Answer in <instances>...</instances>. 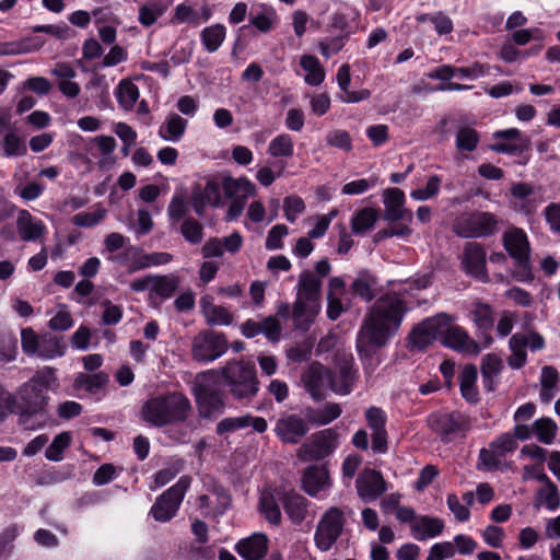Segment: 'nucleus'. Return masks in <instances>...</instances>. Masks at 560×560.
<instances>
[{
    "label": "nucleus",
    "mask_w": 560,
    "mask_h": 560,
    "mask_svg": "<svg viewBox=\"0 0 560 560\" xmlns=\"http://www.w3.org/2000/svg\"><path fill=\"white\" fill-rule=\"evenodd\" d=\"M491 69L492 67L490 65L475 61L468 67L456 68V77L462 79L476 80L489 75Z\"/></svg>",
    "instance_id": "e2e57ef3"
},
{
    "label": "nucleus",
    "mask_w": 560,
    "mask_h": 560,
    "mask_svg": "<svg viewBox=\"0 0 560 560\" xmlns=\"http://www.w3.org/2000/svg\"><path fill=\"white\" fill-rule=\"evenodd\" d=\"M0 148L4 158H19L27 153L26 141L15 130L5 132L0 138Z\"/></svg>",
    "instance_id": "79ce46f5"
},
{
    "label": "nucleus",
    "mask_w": 560,
    "mask_h": 560,
    "mask_svg": "<svg viewBox=\"0 0 560 560\" xmlns=\"http://www.w3.org/2000/svg\"><path fill=\"white\" fill-rule=\"evenodd\" d=\"M229 349V342L223 332L203 329L191 342V357L195 361L209 363L222 357Z\"/></svg>",
    "instance_id": "1a4fd4ad"
},
{
    "label": "nucleus",
    "mask_w": 560,
    "mask_h": 560,
    "mask_svg": "<svg viewBox=\"0 0 560 560\" xmlns=\"http://www.w3.org/2000/svg\"><path fill=\"white\" fill-rule=\"evenodd\" d=\"M377 218V211L373 208L368 207L357 211L351 219L352 232L364 234L375 225Z\"/></svg>",
    "instance_id": "09e8293b"
},
{
    "label": "nucleus",
    "mask_w": 560,
    "mask_h": 560,
    "mask_svg": "<svg viewBox=\"0 0 560 560\" xmlns=\"http://www.w3.org/2000/svg\"><path fill=\"white\" fill-rule=\"evenodd\" d=\"M182 278L177 273L154 275L152 294L161 298L162 300L171 299L179 288Z\"/></svg>",
    "instance_id": "a19ab883"
},
{
    "label": "nucleus",
    "mask_w": 560,
    "mask_h": 560,
    "mask_svg": "<svg viewBox=\"0 0 560 560\" xmlns=\"http://www.w3.org/2000/svg\"><path fill=\"white\" fill-rule=\"evenodd\" d=\"M300 66L305 72L304 81L307 85L318 86L325 81V69L316 56L302 55Z\"/></svg>",
    "instance_id": "58836bf2"
},
{
    "label": "nucleus",
    "mask_w": 560,
    "mask_h": 560,
    "mask_svg": "<svg viewBox=\"0 0 560 560\" xmlns=\"http://www.w3.org/2000/svg\"><path fill=\"white\" fill-rule=\"evenodd\" d=\"M338 432L325 429L312 435L310 442L303 443L296 453L302 462L319 460L330 455L337 447Z\"/></svg>",
    "instance_id": "9b49d317"
},
{
    "label": "nucleus",
    "mask_w": 560,
    "mask_h": 560,
    "mask_svg": "<svg viewBox=\"0 0 560 560\" xmlns=\"http://www.w3.org/2000/svg\"><path fill=\"white\" fill-rule=\"evenodd\" d=\"M188 121L176 113H171L161 124L158 135L161 139L171 142H178L187 128Z\"/></svg>",
    "instance_id": "c9c22d12"
},
{
    "label": "nucleus",
    "mask_w": 560,
    "mask_h": 560,
    "mask_svg": "<svg viewBox=\"0 0 560 560\" xmlns=\"http://www.w3.org/2000/svg\"><path fill=\"white\" fill-rule=\"evenodd\" d=\"M492 136L498 141L490 145V150L497 153L518 155L527 151L530 145L529 138L517 128L498 130Z\"/></svg>",
    "instance_id": "2eb2a0df"
},
{
    "label": "nucleus",
    "mask_w": 560,
    "mask_h": 560,
    "mask_svg": "<svg viewBox=\"0 0 560 560\" xmlns=\"http://www.w3.org/2000/svg\"><path fill=\"white\" fill-rule=\"evenodd\" d=\"M221 186L225 197L232 200L246 201L257 192L256 186L246 177L226 176L222 179Z\"/></svg>",
    "instance_id": "7c9ffc66"
},
{
    "label": "nucleus",
    "mask_w": 560,
    "mask_h": 560,
    "mask_svg": "<svg viewBox=\"0 0 560 560\" xmlns=\"http://www.w3.org/2000/svg\"><path fill=\"white\" fill-rule=\"evenodd\" d=\"M460 265L468 276L476 278L483 283L490 281L487 271L486 249L480 243L468 242L465 244L460 256Z\"/></svg>",
    "instance_id": "4468645a"
},
{
    "label": "nucleus",
    "mask_w": 560,
    "mask_h": 560,
    "mask_svg": "<svg viewBox=\"0 0 560 560\" xmlns=\"http://www.w3.org/2000/svg\"><path fill=\"white\" fill-rule=\"evenodd\" d=\"M472 322L479 329L489 330L493 327V310L485 303H476L471 311Z\"/></svg>",
    "instance_id": "13d9d810"
},
{
    "label": "nucleus",
    "mask_w": 560,
    "mask_h": 560,
    "mask_svg": "<svg viewBox=\"0 0 560 560\" xmlns=\"http://www.w3.org/2000/svg\"><path fill=\"white\" fill-rule=\"evenodd\" d=\"M171 22L173 24L189 23L197 26L200 24L199 12L185 2L179 3L174 10Z\"/></svg>",
    "instance_id": "052dcab7"
},
{
    "label": "nucleus",
    "mask_w": 560,
    "mask_h": 560,
    "mask_svg": "<svg viewBox=\"0 0 560 560\" xmlns=\"http://www.w3.org/2000/svg\"><path fill=\"white\" fill-rule=\"evenodd\" d=\"M342 408L337 402H327L322 408L308 407L304 410L308 425L323 427L338 419Z\"/></svg>",
    "instance_id": "72a5a7b5"
},
{
    "label": "nucleus",
    "mask_w": 560,
    "mask_h": 560,
    "mask_svg": "<svg viewBox=\"0 0 560 560\" xmlns=\"http://www.w3.org/2000/svg\"><path fill=\"white\" fill-rule=\"evenodd\" d=\"M72 441L69 432H61L56 435L52 442L45 451V457L51 462H60L63 458V452L70 446Z\"/></svg>",
    "instance_id": "603ef678"
},
{
    "label": "nucleus",
    "mask_w": 560,
    "mask_h": 560,
    "mask_svg": "<svg viewBox=\"0 0 560 560\" xmlns=\"http://www.w3.org/2000/svg\"><path fill=\"white\" fill-rule=\"evenodd\" d=\"M322 303H314L295 299L292 305V319L294 327L306 331L314 324L320 313Z\"/></svg>",
    "instance_id": "4be33fe9"
},
{
    "label": "nucleus",
    "mask_w": 560,
    "mask_h": 560,
    "mask_svg": "<svg viewBox=\"0 0 560 560\" xmlns=\"http://www.w3.org/2000/svg\"><path fill=\"white\" fill-rule=\"evenodd\" d=\"M281 493L273 490H264L259 497L258 511L273 526H279L282 522V513L279 505Z\"/></svg>",
    "instance_id": "c85d7f7f"
},
{
    "label": "nucleus",
    "mask_w": 560,
    "mask_h": 560,
    "mask_svg": "<svg viewBox=\"0 0 560 560\" xmlns=\"http://www.w3.org/2000/svg\"><path fill=\"white\" fill-rule=\"evenodd\" d=\"M455 556V546L451 541H443L434 544L425 560H445Z\"/></svg>",
    "instance_id": "774afa93"
},
{
    "label": "nucleus",
    "mask_w": 560,
    "mask_h": 560,
    "mask_svg": "<svg viewBox=\"0 0 560 560\" xmlns=\"http://www.w3.org/2000/svg\"><path fill=\"white\" fill-rule=\"evenodd\" d=\"M221 184L209 180L202 189L195 190L191 196L195 212L202 215L206 206L218 207L221 202Z\"/></svg>",
    "instance_id": "cd10ccee"
},
{
    "label": "nucleus",
    "mask_w": 560,
    "mask_h": 560,
    "mask_svg": "<svg viewBox=\"0 0 560 560\" xmlns=\"http://www.w3.org/2000/svg\"><path fill=\"white\" fill-rule=\"evenodd\" d=\"M306 417L296 413L281 415L275 424V434L283 444H299L308 433Z\"/></svg>",
    "instance_id": "ddd939ff"
},
{
    "label": "nucleus",
    "mask_w": 560,
    "mask_h": 560,
    "mask_svg": "<svg viewBox=\"0 0 560 560\" xmlns=\"http://www.w3.org/2000/svg\"><path fill=\"white\" fill-rule=\"evenodd\" d=\"M66 352V345L62 338L44 334L40 336L39 347L36 357L43 360H52L62 357Z\"/></svg>",
    "instance_id": "ea45409f"
},
{
    "label": "nucleus",
    "mask_w": 560,
    "mask_h": 560,
    "mask_svg": "<svg viewBox=\"0 0 560 560\" xmlns=\"http://www.w3.org/2000/svg\"><path fill=\"white\" fill-rule=\"evenodd\" d=\"M305 209L304 200L296 195L288 196L283 200L284 217L291 223L295 222L298 217L303 213Z\"/></svg>",
    "instance_id": "680f3d73"
},
{
    "label": "nucleus",
    "mask_w": 560,
    "mask_h": 560,
    "mask_svg": "<svg viewBox=\"0 0 560 560\" xmlns=\"http://www.w3.org/2000/svg\"><path fill=\"white\" fill-rule=\"evenodd\" d=\"M54 380L52 369L47 368L37 372L12 394V411L20 413V422L25 429H36L47 421V392Z\"/></svg>",
    "instance_id": "f03ea898"
},
{
    "label": "nucleus",
    "mask_w": 560,
    "mask_h": 560,
    "mask_svg": "<svg viewBox=\"0 0 560 560\" xmlns=\"http://www.w3.org/2000/svg\"><path fill=\"white\" fill-rule=\"evenodd\" d=\"M199 412L202 417L210 418L222 413L225 407V395L223 393H209V388H205V393L194 392Z\"/></svg>",
    "instance_id": "473e14b6"
},
{
    "label": "nucleus",
    "mask_w": 560,
    "mask_h": 560,
    "mask_svg": "<svg viewBox=\"0 0 560 560\" xmlns=\"http://www.w3.org/2000/svg\"><path fill=\"white\" fill-rule=\"evenodd\" d=\"M444 528L442 520L432 516H420L411 525V535L417 540H425L439 536Z\"/></svg>",
    "instance_id": "e433bc0d"
},
{
    "label": "nucleus",
    "mask_w": 560,
    "mask_h": 560,
    "mask_svg": "<svg viewBox=\"0 0 560 560\" xmlns=\"http://www.w3.org/2000/svg\"><path fill=\"white\" fill-rule=\"evenodd\" d=\"M301 382L305 390L315 400L325 397V392L330 388V371L318 362H313L302 374Z\"/></svg>",
    "instance_id": "dca6fc26"
},
{
    "label": "nucleus",
    "mask_w": 560,
    "mask_h": 560,
    "mask_svg": "<svg viewBox=\"0 0 560 560\" xmlns=\"http://www.w3.org/2000/svg\"><path fill=\"white\" fill-rule=\"evenodd\" d=\"M223 376L220 369H212L196 376L194 392L205 393V388H209V393H223Z\"/></svg>",
    "instance_id": "37998d69"
},
{
    "label": "nucleus",
    "mask_w": 560,
    "mask_h": 560,
    "mask_svg": "<svg viewBox=\"0 0 560 560\" xmlns=\"http://www.w3.org/2000/svg\"><path fill=\"white\" fill-rule=\"evenodd\" d=\"M267 153L275 158H292L294 154V142L291 135L282 132L270 140Z\"/></svg>",
    "instance_id": "de8ad7c7"
},
{
    "label": "nucleus",
    "mask_w": 560,
    "mask_h": 560,
    "mask_svg": "<svg viewBox=\"0 0 560 560\" xmlns=\"http://www.w3.org/2000/svg\"><path fill=\"white\" fill-rule=\"evenodd\" d=\"M226 36V28L222 24L205 27L200 33V40L208 52L217 51Z\"/></svg>",
    "instance_id": "49530a36"
},
{
    "label": "nucleus",
    "mask_w": 560,
    "mask_h": 560,
    "mask_svg": "<svg viewBox=\"0 0 560 560\" xmlns=\"http://www.w3.org/2000/svg\"><path fill=\"white\" fill-rule=\"evenodd\" d=\"M441 317V313L425 318L418 324L410 332L409 340L413 348L425 349L434 340L440 339L441 328L445 322Z\"/></svg>",
    "instance_id": "f3484780"
},
{
    "label": "nucleus",
    "mask_w": 560,
    "mask_h": 560,
    "mask_svg": "<svg viewBox=\"0 0 560 560\" xmlns=\"http://www.w3.org/2000/svg\"><path fill=\"white\" fill-rule=\"evenodd\" d=\"M347 523L346 513L342 509L330 506L318 520L314 533V544L318 550L326 552L337 542L343 534Z\"/></svg>",
    "instance_id": "423d86ee"
},
{
    "label": "nucleus",
    "mask_w": 560,
    "mask_h": 560,
    "mask_svg": "<svg viewBox=\"0 0 560 560\" xmlns=\"http://www.w3.org/2000/svg\"><path fill=\"white\" fill-rule=\"evenodd\" d=\"M441 317L445 323L441 328L440 340L445 347L472 355H477L481 351L479 343L471 339L463 327L453 324V316L441 313Z\"/></svg>",
    "instance_id": "9d476101"
},
{
    "label": "nucleus",
    "mask_w": 560,
    "mask_h": 560,
    "mask_svg": "<svg viewBox=\"0 0 560 560\" xmlns=\"http://www.w3.org/2000/svg\"><path fill=\"white\" fill-rule=\"evenodd\" d=\"M357 371L353 370L352 360H345L339 364L338 372H330V389L338 395H348L353 388Z\"/></svg>",
    "instance_id": "c756f323"
},
{
    "label": "nucleus",
    "mask_w": 560,
    "mask_h": 560,
    "mask_svg": "<svg viewBox=\"0 0 560 560\" xmlns=\"http://www.w3.org/2000/svg\"><path fill=\"white\" fill-rule=\"evenodd\" d=\"M477 377L478 372L474 364H466L459 374L460 393L469 404H477L479 401V392L476 386Z\"/></svg>",
    "instance_id": "4c0bfd02"
},
{
    "label": "nucleus",
    "mask_w": 560,
    "mask_h": 560,
    "mask_svg": "<svg viewBox=\"0 0 560 560\" xmlns=\"http://www.w3.org/2000/svg\"><path fill=\"white\" fill-rule=\"evenodd\" d=\"M480 141L479 133L471 127H460L457 130L455 144L459 151H474Z\"/></svg>",
    "instance_id": "4d7b16f0"
},
{
    "label": "nucleus",
    "mask_w": 560,
    "mask_h": 560,
    "mask_svg": "<svg viewBox=\"0 0 560 560\" xmlns=\"http://www.w3.org/2000/svg\"><path fill=\"white\" fill-rule=\"evenodd\" d=\"M109 382L107 373L101 371L97 373H79L74 380V386L84 389L88 393L95 394Z\"/></svg>",
    "instance_id": "a18cd8bd"
},
{
    "label": "nucleus",
    "mask_w": 560,
    "mask_h": 560,
    "mask_svg": "<svg viewBox=\"0 0 560 560\" xmlns=\"http://www.w3.org/2000/svg\"><path fill=\"white\" fill-rule=\"evenodd\" d=\"M336 79L338 86L345 93L342 96H340L341 102L359 103L361 101L368 100L371 96V92L368 89H362L360 91H349L351 73L350 66L348 63L339 67Z\"/></svg>",
    "instance_id": "f704fd0d"
},
{
    "label": "nucleus",
    "mask_w": 560,
    "mask_h": 560,
    "mask_svg": "<svg viewBox=\"0 0 560 560\" xmlns=\"http://www.w3.org/2000/svg\"><path fill=\"white\" fill-rule=\"evenodd\" d=\"M328 145L349 152L352 149V140L348 131L335 129L326 135Z\"/></svg>",
    "instance_id": "69168bd1"
},
{
    "label": "nucleus",
    "mask_w": 560,
    "mask_h": 560,
    "mask_svg": "<svg viewBox=\"0 0 560 560\" xmlns=\"http://www.w3.org/2000/svg\"><path fill=\"white\" fill-rule=\"evenodd\" d=\"M223 385L237 400H252L259 390L255 364L244 360H230L221 368Z\"/></svg>",
    "instance_id": "20e7f679"
},
{
    "label": "nucleus",
    "mask_w": 560,
    "mask_h": 560,
    "mask_svg": "<svg viewBox=\"0 0 560 560\" xmlns=\"http://www.w3.org/2000/svg\"><path fill=\"white\" fill-rule=\"evenodd\" d=\"M140 96L139 88L128 80H121L116 89V97L119 105L130 110L133 108L136 102Z\"/></svg>",
    "instance_id": "8fccbe9b"
},
{
    "label": "nucleus",
    "mask_w": 560,
    "mask_h": 560,
    "mask_svg": "<svg viewBox=\"0 0 560 560\" xmlns=\"http://www.w3.org/2000/svg\"><path fill=\"white\" fill-rule=\"evenodd\" d=\"M107 214V210L100 203L94 206L93 212H79L72 217L71 221L79 228H93L101 223Z\"/></svg>",
    "instance_id": "864d4df0"
},
{
    "label": "nucleus",
    "mask_w": 560,
    "mask_h": 560,
    "mask_svg": "<svg viewBox=\"0 0 560 560\" xmlns=\"http://www.w3.org/2000/svg\"><path fill=\"white\" fill-rule=\"evenodd\" d=\"M289 234V228L285 224H276L272 226L266 237L265 246L268 250L283 248V238Z\"/></svg>",
    "instance_id": "0e129e2a"
},
{
    "label": "nucleus",
    "mask_w": 560,
    "mask_h": 560,
    "mask_svg": "<svg viewBox=\"0 0 560 560\" xmlns=\"http://www.w3.org/2000/svg\"><path fill=\"white\" fill-rule=\"evenodd\" d=\"M453 232L464 238H486L499 230V220L488 211H471L459 214L453 222Z\"/></svg>",
    "instance_id": "39448f33"
},
{
    "label": "nucleus",
    "mask_w": 560,
    "mask_h": 560,
    "mask_svg": "<svg viewBox=\"0 0 560 560\" xmlns=\"http://www.w3.org/2000/svg\"><path fill=\"white\" fill-rule=\"evenodd\" d=\"M375 279L368 273H360L352 282L353 292L365 301L374 298Z\"/></svg>",
    "instance_id": "bf43d9fd"
},
{
    "label": "nucleus",
    "mask_w": 560,
    "mask_h": 560,
    "mask_svg": "<svg viewBox=\"0 0 560 560\" xmlns=\"http://www.w3.org/2000/svg\"><path fill=\"white\" fill-rule=\"evenodd\" d=\"M172 3L173 0H155L149 4L142 5L139 9V22L145 27L153 25Z\"/></svg>",
    "instance_id": "c03bdc74"
},
{
    "label": "nucleus",
    "mask_w": 560,
    "mask_h": 560,
    "mask_svg": "<svg viewBox=\"0 0 560 560\" xmlns=\"http://www.w3.org/2000/svg\"><path fill=\"white\" fill-rule=\"evenodd\" d=\"M429 425L442 441L450 442L466 436L474 425V420L460 411L438 412L430 416Z\"/></svg>",
    "instance_id": "0eeeda50"
},
{
    "label": "nucleus",
    "mask_w": 560,
    "mask_h": 560,
    "mask_svg": "<svg viewBox=\"0 0 560 560\" xmlns=\"http://www.w3.org/2000/svg\"><path fill=\"white\" fill-rule=\"evenodd\" d=\"M407 312L406 303L396 294H386L375 301L358 334L357 349L368 354L378 349L396 334Z\"/></svg>",
    "instance_id": "f257e3e1"
},
{
    "label": "nucleus",
    "mask_w": 560,
    "mask_h": 560,
    "mask_svg": "<svg viewBox=\"0 0 560 560\" xmlns=\"http://www.w3.org/2000/svg\"><path fill=\"white\" fill-rule=\"evenodd\" d=\"M200 312L205 320L210 326H229L233 322L231 312L222 306L213 303L211 295H205L200 299Z\"/></svg>",
    "instance_id": "bb28decb"
},
{
    "label": "nucleus",
    "mask_w": 560,
    "mask_h": 560,
    "mask_svg": "<svg viewBox=\"0 0 560 560\" xmlns=\"http://www.w3.org/2000/svg\"><path fill=\"white\" fill-rule=\"evenodd\" d=\"M502 241L505 250L514 260L530 257V245L524 230L511 228L503 233Z\"/></svg>",
    "instance_id": "412c9836"
},
{
    "label": "nucleus",
    "mask_w": 560,
    "mask_h": 560,
    "mask_svg": "<svg viewBox=\"0 0 560 560\" xmlns=\"http://www.w3.org/2000/svg\"><path fill=\"white\" fill-rule=\"evenodd\" d=\"M406 197L399 188H388L383 194V202L385 206L384 220L388 222H407L411 223L413 214L409 209L405 208Z\"/></svg>",
    "instance_id": "a211bd4d"
},
{
    "label": "nucleus",
    "mask_w": 560,
    "mask_h": 560,
    "mask_svg": "<svg viewBox=\"0 0 560 560\" xmlns=\"http://www.w3.org/2000/svg\"><path fill=\"white\" fill-rule=\"evenodd\" d=\"M546 346L544 337L532 331L529 334H514L509 340V349L511 354L506 361L511 369L518 370L523 368L527 362L526 348H529L533 352L542 350Z\"/></svg>",
    "instance_id": "f8f14e48"
},
{
    "label": "nucleus",
    "mask_w": 560,
    "mask_h": 560,
    "mask_svg": "<svg viewBox=\"0 0 560 560\" xmlns=\"http://www.w3.org/2000/svg\"><path fill=\"white\" fill-rule=\"evenodd\" d=\"M192 411L189 398L182 392L168 390L147 399L141 406V418L155 428L187 421Z\"/></svg>",
    "instance_id": "7ed1b4c3"
},
{
    "label": "nucleus",
    "mask_w": 560,
    "mask_h": 560,
    "mask_svg": "<svg viewBox=\"0 0 560 560\" xmlns=\"http://www.w3.org/2000/svg\"><path fill=\"white\" fill-rule=\"evenodd\" d=\"M235 549L244 560H260L268 550V538L265 534L255 533L252 536L241 539Z\"/></svg>",
    "instance_id": "393cba45"
},
{
    "label": "nucleus",
    "mask_w": 560,
    "mask_h": 560,
    "mask_svg": "<svg viewBox=\"0 0 560 560\" xmlns=\"http://www.w3.org/2000/svg\"><path fill=\"white\" fill-rule=\"evenodd\" d=\"M179 232L184 240L191 245L200 244L205 236L202 224L195 218L185 219L180 224Z\"/></svg>",
    "instance_id": "6e6d98bb"
},
{
    "label": "nucleus",
    "mask_w": 560,
    "mask_h": 560,
    "mask_svg": "<svg viewBox=\"0 0 560 560\" xmlns=\"http://www.w3.org/2000/svg\"><path fill=\"white\" fill-rule=\"evenodd\" d=\"M16 229L22 241L35 242L46 233V225L42 220L35 219L30 211H18Z\"/></svg>",
    "instance_id": "5701e85b"
},
{
    "label": "nucleus",
    "mask_w": 560,
    "mask_h": 560,
    "mask_svg": "<svg viewBox=\"0 0 560 560\" xmlns=\"http://www.w3.org/2000/svg\"><path fill=\"white\" fill-rule=\"evenodd\" d=\"M536 480L545 483V487L539 490L538 494L544 500L546 508L550 511L557 510L560 505V497L556 485L545 472H539L536 476Z\"/></svg>",
    "instance_id": "3c124183"
},
{
    "label": "nucleus",
    "mask_w": 560,
    "mask_h": 560,
    "mask_svg": "<svg viewBox=\"0 0 560 560\" xmlns=\"http://www.w3.org/2000/svg\"><path fill=\"white\" fill-rule=\"evenodd\" d=\"M481 375L482 377L499 376L503 370V361L495 353H488L481 360Z\"/></svg>",
    "instance_id": "338daca9"
},
{
    "label": "nucleus",
    "mask_w": 560,
    "mask_h": 560,
    "mask_svg": "<svg viewBox=\"0 0 560 560\" xmlns=\"http://www.w3.org/2000/svg\"><path fill=\"white\" fill-rule=\"evenodd\" d=\"M533 430L539 442L549 445L555 441L558 427L552 419L540 418L534 421Z\"/></svg>",
    "instance_id": "5fc2aeb1"
},
{
    "label": "nucleus",
    "mask_w": 560,
    "mask_h": 560,
    "mask_svg": "<svg viewBox=\"0 0 560 560\" xmlns=\"http://www.w3.org/2000/svg\"><path fill=\"white\" fill-rule=\"evenodd\" d=\"M247 427H252L257 433H264L268 428V423L262 417H255L250 413H246L240 417H228L222 419L218 422L215 430L218 434H225Z\"/></svg>",
    "instance_id": "aec40b11"
},
{
    "label": "nucleus",
    "mask_w": 560,
    "mask_h": 560,
    "mask_svg": "<svg viewBox=\"0 0 560 560\" xmlns=\"http://www.w3.org/2000/svg\"><path fill=\"white\" fill-rule=\"evenodd\" d=\"M190 482L191 478L189 476H183L174 486L156 498L150 510V514L156 522L165 523L176 515Z\"/></svg>",
    "instance_id": "6e6552de"
},
{
    "label": "nucleus",
    "mask_w": 560,
    "mask_h": 560,
    "mask_svg": "<svg viewBox=\"0 0 560 560\" xmlns=\"http://www.w3.org/2000/svg\"><path fill=\"white\" fill-rule=\"evenodd\" d=\"M355 488L358 495L364 502L376 500L387 490L386 481L382 474L370 468H366L359 474L355 480Z\"/></svg>",
    "instance_id": "6ab92c4d"
},
{
    "label": "nucleus",
    "mask_w": 560,
    "mask_h": 560,
    "mask_svg": "<svg viewBox=\"0 0 560 560\" xmlns=\"http://www.w3.org/2000/svg\"><path fill=\"white\" fill-rule=\"evenodd\" d=\"M303 490L315 497L330 486L328 470L323 466H310L302 478Z\"/></svg>",
    "instance_id": "2f4dec72"
},
{
    "label": "nucleus",
    "mask_w": 560,
    "mask_h": 560,
    "mask_svg": "<svg viewBox=\"0 0 560 560\" xmlns=\"http://www.w3.org/2000/svg\"><path fill=\"white\" fill-rule=\"evenodd\" d=\"M279 499L285 514L293 524L300 525L306 518L310 505L306 498L294 491H289L282 492Z\"/></svg>",
    "instance_id": "b1692460"
},
{
    "label": "nucleus",
    "mask_w": 560,
    "mask_h": 560,
    "mask_svg": "<svg viewBox=\"0 0 560 560\" xmlns=\"http://www.w3.org/2000/svg\"><path fill=\"white\" fill-rule=\"evenodd\" d=\"M295 299L322 303V281L313 271L304 270L299 275Z\"/></svg>",
    "instance_id": "a878e982"
}]
</instances>
